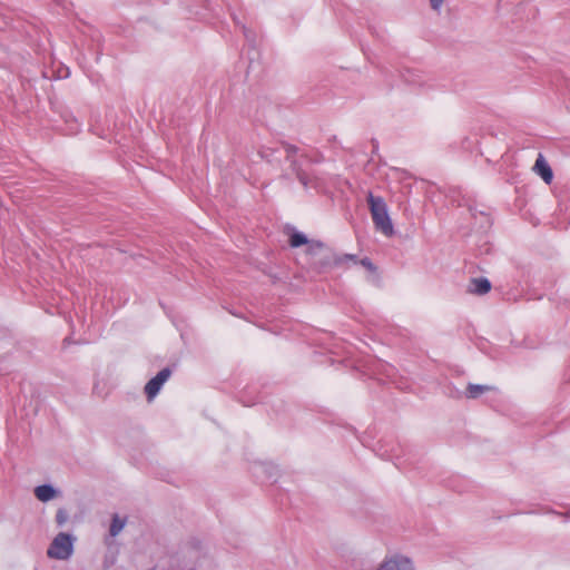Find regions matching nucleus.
I'll list each match as a JSON object with an SVG mask.
<instances>
[{"mask_svg": "<svg viewBox=\"0 0 570 570\" xmlns=\"http://www.w3.org/2000/svg\"><path fill=\"white\" fill-rule=\"evenodd\" d=\"M367 204L375 229L385 237H392L394 235V226L384 199L370 193L367 195Z\"/></svg>", "mask_w": 570, "mask_h": 570, "instance_id": "nucleus-1", "label": "nucleus"}, {"mask_svg": "<svg viewBox=\"0 0 570 570\" xmlns=\"http://www.w3.org/2000/svg\"><path fill=\"white\" fill-rule=\"evenodd\" d=\"M372 570H416L413 557L400 549H390Z\"/></svg>", "mask_w": 570, "mask_h": 570, "instance_id": "nucleus-2", "label": "nucleus"}, {"mask_svg": "<svg viewBox=\"0 0 570 570\" xmlns=\"http://www.w3.org/2000/svg\"><path fill=\"white\" fill-rule=\"evenodd\" d=\"M76 538L67 532L57 533L47 549V557L52 560L67 561L75 552Z\"/></svg>", "mask_w": 570, "mask_h": 570, "instance_id": "nucleus-3", "label": "nucleus"}, {"mask_svg": "<svg viewBox=\"0 0 570 570\" xmlns=\"http://www.w3.org/2000/svg\"><path fill=\"white\" fill-rule=\"evenodd\" d=\"M169 376L170 371L168 368H164L146 384L145 392L149 401L154 400Z\"/></svg>", "mask_w": 570, "mask_h": 570, "instance_id": "nucleus-4", "label": "nucleus"}, {"mask_svg": "<svg viewBox=\"0 0 570 570\" xmlns=\"http://www.w3.org/2000/svg\"><path fill=\"white\" fill-rule=\"evenodd\" d=\"M35 497L38 501L47 503L62 497V491L52 484L38 485L33 490Z\"/></svg>", "mask_w": 570, "mask_h": 570, "instance_id": "nucleus-5", "label": "nucleus"}, {"mask_svg": "<svg viewBox=\"0 0 570 570\" xmlns=\"http://www.w3.org/2000/svg\"><path fill=\"white\" fill-rule=\"evenodd\" d=\"M532 169L537 175H539L543 179L546 184H550L552 181V170L542 155L538 156Z\"/></svg>", "mask_w": 570, "mask_h": 570, "instance_id": "nucleus-6", "label": "nucleus"}, {"mask_svg": "<svg viewBox=\"0 0 570 570\" xmlns=\"http://www.w3.org/2000/svg\"><path fill=\"white\" fill-rule=\"evenodd\" d=\"M289 243H291V245L293 247H298V246H302V245H305V244L308 245L307 252L311 253V254H315L317 250H321L323 248V244H321V243H308L307 238L303 234H299V233H294L291 236Z\"/></svg>", "mask_w": 570, "mask_h": 570, "instance_id": "nucleus-7", "label": "nucleus"}, {"mask_svg": "<svg viewBox=\"0 0 570 570\" xmlns=\"http://www.w3.org/2000/svg\"><path fill=\"white\" fill-rule=\"evenodd\" d=\"M493 391V386L488 384H468L464 391V395L469 400H475L481 397L482 395Z\"/></svg>", "mask_w": 570, "mask_h": 570, "instance_id": "nucleus-8", "label": "nucleus"}, {"mask_svg": "<svg viewBox=\"0 0 570 570\" xmlns=\"http://www.w3.org/2000/svg\"><path fill=\"white\" fill-rule=\"evenodd\" d=\"M491 284L487 278H473L469 284V292L472 294L482 295L490 291Z\"/></svg>", "mask_w": 570, "mask_h": 570, "instance_id": "nucleus-9", "label": "nucleus"}, {"mask_svg": "<svg viewBox=\"0 0 570 570\" xmlns=\"http://www.w3.org/2000/svg\"><path fill=\"white\" fill-rule=\"evenodd\" d=\"M126 521L119 515H114L109 525V533L111 537H117L125 528Z\"/></svg>", "mask_w": 570, "mask_h": 570, "instance_id": "nucleus-10", "label": "nucleus"}, {"mask_svg": "<svg viewBox=\"0 0 570 570\" xmlns=\"http://www.w3.org/2000/svg\"><path fill=\"white\" fill-rule=\"evenodd\" d=\"M55 519L58 525H63L69 519L68 511L66 509H58Z\"/></svg>", "mask_w": 570, "mask_h": 570, "instance_id": "nucleus-11", "label": "nucleus"}, {"mask_svg": "<svg viewBox=\"0 0 570 570\" xmlns=\"http://www.w3.org/2000/svg\"><path fill=\"white\" fill-rule=\"evenodd\" d=\"M348 261H353L355 262V257L354 255H350V254H344V255H336L334 257V264L340 266V265H344L345 263H347Z\"/></svg>", "mask_w": 570, "mask_h": 570, "instance_id": "nucleus-12", "label": "nucleus"}, {"mask_svg": "<svg viewBox=\"0 0 570 570\" xmlns=\"http://www.w3.org/2000/svg\"><path fill=\"white\" fill-rule=\"evenodd\" d=\"M360 264H361L365 269H367L368 272H371V273L375 272V267H374L373 263H372L370 259H367V258H363V259H361V261H360Z\"/></svg>", "mask_w": 570, "mask_h": 570, "instance_id": "nucleus-13", "label": "nucleus"}, {"mask_svg": "<svg viewBox=\"0 0 570 570\" xmlns=\"http://www.w3.org/2000/svg\"><path fill=\"white\" fill-rule=\"evenodd\" d=\"M431 8L435 11H439L443 4L444 0H429Z\"/></svg>", "mask_w": 570, "mask_h": 570, "instance_id": "nucleus-14", "label": "nucleus"}, {"mask_svg": "<svg viewBox=\"0 0 570 570\" xmlns=\"http://www.w3.org/2000/svg\"><path fill=\"white\" fill-rule=\"evenodd\" d=\"M147 570H163V569H161V568H159V567H153V568H149V569H147Z\"/></svg>", "mask_w": 570, "mask_h": 570, "instance_id": "nucleus-15", "label": "nucleus"}]
</instances>
